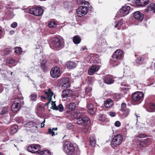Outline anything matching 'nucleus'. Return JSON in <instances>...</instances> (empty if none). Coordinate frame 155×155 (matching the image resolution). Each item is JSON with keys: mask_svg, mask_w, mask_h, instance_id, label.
<instances>
[{"mask_svg": "<svg viewBox=\"0 0 155 155\" xmlns=\"http://www.w3.org/2000/svg\"><path fill=\"white\" fill-rule=\"evenodd\" d=\"M87 7L84 6H79L77 10V16L81 17L86 15L88 11Z\"/></svg>", "mask_w": 155, "mask_h": 155, "instance_id": "9b49d317", "label": "nucleus"}, {"mask_svg": "<svg viewBox=\"0 0 155 155\" xmlns=\"http://www.w3.org/2000/svg\"><path fill=\"white\" fill-rule=\"evenodd\" d=\"M81 41V38L78 35H76L74 36L73 38V41L74 44H78L80 43Z\"/></svg>", "mask_w": 155, "mask_h": 155, "instance_id": "c85d7f7f", "label": "nucleus"}, {"mask_svg": "<svg viewBox=\"0 0 155 155\" xmlns=\"http://www.w3.org/2000/svg\"><path fill=\"white\" fill-rule=\"evenodd\" d=\"M92 8V7L91 5H90V6L87 7V9H88V12H91V9Z\"/></svg>", "mask_w": 155, "mask_h": 155, "instance_id": "69168bd1", "label": "nucleus"}, {"mask_svg": "<svg viewBox=\"0 0 155 155\" xmlns=\"http://www.w3.org/2000/svg\"><path fill=\"white\" fill-rule=\"evenodd\" d=\"M149 2V0H136L135 4L137 6L142 7L147 5Z\"/></svg>", "mask_w": 155, "mask_h": 155, "instance_id": "aec40b11", "label": "nucleus"}, {"mask_svg": "<svg viewBox=\"0 0 155 155\" xmlns=\"http://www.w3.org/2000/svg\"><path fill=\"white\" fill-rule=\"evenodd\" d=\"M48 62V60L45 59L42 60L40 63V66L41 68L44 71H46L47 69V65L46 64Z\"/></svg>", "mask_w": 155, "mask_h": 155, "instance_id": "393cba45", "label": "nucleus"}, {"mask_svg": "<svg viewBox=\"0 0 155 155\" xmlns=\"http://www.w3.org/2000/svg\"><path fill=\"white\" fill-rule=\"evenodd\" d=\"M121 114H120L124 117H126L129 115L130 112V110L128 108L124 109L122 110H120Z\"/></svg>", "mask_w": 155, "mask_h": 155, "instance_id": "5701e85b", "label": "nucleus"}, {"mask_svg": "<svg viewBox=\"0 0 155 155\" xmlns=\"http://www.w3.org/2000/svg\"><path fill=\"white\" fill-rule=\"evenodd\" d=\"M18 128V126L16 125L12 126L10 129L9 133L11 135H13L17 131Z\"/></svg>", "mask_w": 155, "mask_h": 155, "instance_id": "bb28decb", "label": "nucleus"}, {"mask_svg": "<svg viewBox=\"0 0 155 155\" xmlns=\"http://www.w3.org/2000/svg\"><path fill=\"white\" fill-rule=\"evenodd\" d=\"M85 0H76L78 5H82Z\"/></svg>", "mask_w": 155, "mask_h": 155, "instance_id": "6e6d98bb", "label": "nucleus"}, {"mask_svg": "<svg viewBox=\"0 0 155 155\" xmlns=\"http://www.w3.org/2000/svg\"><path fill=\"white\" fill-rule=\"evenodd\" d=\"M51 76L54 78H58L59 77L61 74L59 67L55 66L51 68L50 72Z\"/></svg>", "mask_w": 155, "mask_h": 155, "instance_id": "1a4fd4ad", "label": "nucleus"}, {"mask_svg": "<svg viewBox=\"0 0 155 155\" xmlns=\"http://www.w3.org/2000/svg\"><path fill=\"white\" fill-rule=\"evenodd\" d=\"M16 121L18 123L22 124L23 122V118L22 117H18L15 118Z\"/></svg>", "mask_w": 155, "mask_h": 155, "instance_id": "a19ab883", "label": "nucleus"}, {"mask_svg": "<svg viewBox=\"0 0 155 155\" xmlns=\"http://www.w3.org/2000/svg\"><path fill=\"white\" fill-rule=\"evenodd\" d=\"M60 84L63 89L68 88L70 86L69 79L67 77L62 78L60 80Z\"/></svg>", "mask_w": 155, "mask_h": 155, "instance_id": "ddd939ff", "label": "nucleus"}, {"mask_svg": "<svg viewBox=\"0 0 155 155\" xmlns=\"http://www.w3.org/2000/svg\"><path fill=\"white\" fill-rule=\"evenodd\" d=\"M104 106L106 108H109L111 107L114 104V102L110 99H108L104 101Z\"/></svg>", "mask_w": 155, "mask_h": 155, "instance_id": "4be33fe9", "label": "nucleus"}, {"mask_svg": "<svg viewBox=\"0 0 155 155\" xmlns=\"http://www.w3.org/2000/svg\"><path fill=\"white\" fill-rule=\"evenodd\" d=\"M30 98L32 101H35L37 98V95L35 94H31L30 96Z\"/></svg>", "mask_w": 155, "mask_h": 155, "instance_id": "49530a36", "label": "nucleus"}, {"mask_svg": "<svg viewBox=\"0 0 155 155\" xmlns=\"http://www.w3.org/2000/svg\"><path fill=\"white\" fill-rule=\"evenodd\" d=\"M123 21L122 19H120L118 21L116 24L114 25V27L115 28H117V29L120 30L121 29V27L123 25Z\"/></svg>", "mask_w": 155, "mask_h": 155, "instance_id": "473e14b6", "label": "nucleus"}, {"mask_svg": "<svg viewBox=\"0 0 155 155\" xmlns=\"http://www.w3.org/2000/svg\"><path fill=\"white\" fill-rule=\"evenodd\" d=\"M57 25V23L55 21H50L48 24V26L50 28H54Z\"/></svg>", "mask_w": 155, "mask_h": 155, "instance_id": "4c0bfd02", "label": "nucleus"}, {"mask_svg": "<svg viewBox=\"0 0 155 155\" xmlns=\"http://www.w3.org/2000/svg\"><path fill=\"white\" fill-rule=\"evenodd\" d=\"M52 107L53 108L52 109L55 110H57V106L56 105L55 103V102L52 101Z\"/></svg>", "mask_w": 155, "mask_h": 155, "instance_id": "603ef678", "label": "nucleus"}, {"mask_svg": "<svg viewBox=\"0 0 155 155\" xmlns=\"http://www.w3.org/2000/svg\"><path fill=\"white\" fill-rule=\"evenodd\" d=\"M144 95L143 93L141 91H136L133 93L131 96L132 102L137 104H140L143 100Z\"/></svg>", "mask_w": 155, "mask_h": 155, "instance_id": "7ed1b4c3", "label": "nucleus"}, {"mask_svg": "<svg viewBox=\"0 0 155 155\" xmlns=\"http://www.w3.org/2000/svg\"><path fill=\"white\" fill-rule=\"evenodd\" d=\"M67 127L69 130H71L73 128V125L71 123H69L67 125Z\"/></svg>", "mask_w": 155, "mask_h": 155, "instance_id": "5fc2aeb1", "label": "nucleus"}, {"mask_svg": "<svg viewBox=\"0 0 155 155\" xmlns=\"http://www.w3.org/2000/svg\"><path fill=\"white\" fill-rule=\"evenodd\" d=\"M77 122L78 124L85 125L90 123V120L88 117L82 116L78 118L77 119Z\"/></svg>", "mask_w": 155, "mask_h": 155, "instance_id": "f8f14e48", "label": "nucleus"}, {"mask_svg": "<svg viewBox=\"0 0 155 155\" xmlns=\"http://www.w3.org/2000/svg\"><path fill=\"white\" fill-rule=\"evenodd\" d=\"M22 51V49L21 48L16 47L15 48V52L18 54H21Z\"/></svg>", "mask_w": 155, "mask_h": 155, "instance_id": "c03bdc74", "label": "nucleus"}, {"mask_svg": "<svg viewBox=\"0 0 155 155\" xmlns=\"http://www.w3.org/2000/svg\"><path fill=\"white\" fill-rule=\"evenodd\" d=\"M152 139L150 138H146L145 139H142L137 143V145L141 149L147 146L151 143Z\"/></svg>", "mask_w": 155, "mask_h": 155, "instance_id": "6e6552de", "label": "nucleus"}, {"mask_svg": "<svg viewBox=\"0 0 155 155\" xmlns=\"http://www.w3.org/2000/svg\"><path fill=\"white\" fill-rule=\"evenodd\" d=\"M33 145L34 150L37 151V152L40 150V145Z\"/></svg>", "mask_w": 155, "mask_h": 155, "instance_id": "09e8293b", "label": "nucleus"}, {"mask_svg": "<svg viewBox=\"0 0 155 155\" xmlns=\"http://www.w3.org/2000/svg\"><path fill=\"white\" fill-rule=\"evenodd\" d=\"M17 23L15 22L11 25V27L12 28H15L17 26Z\"/></svg>", "mask_w": 155, "mask_h": 155, "instance_id": "4d7b16f0", "label": "nucleus"}, {"mask_svg": "<svg viewBox=\"0 0 155 155\" xmlns=\"http://www.w3.org/2000/svg\"><path fill=\"white\" fill-rule=\"evenodd\" d=\"M99 120L101 122H104L106 120V117L104 114H100L99 116Z\"/></svg>", "mask_w": 155, "mask_h": 155, "instance_id": "e433bc0d", "label": "nucleus"}, {"mask_svg": "<svg viewBox=\"0 0 155 155\" xmlns=\"http://www.w3.org/2000/svg\"><path fill=\"white\" fill-rule=\"evenodd\" d=\"M120 123L119 121H116L115 123V125L116 127H119L120 125Z\"/></svg>", "mask_w": 155, "mask_h": 155, "instance_id": "13d9d810", "label": "nucleus"}, {"mask_svg": "<svg viewBox=\"0 0 155 155\" xmlns=\"http://www.w3.org/2000/svg\"><path fill=\"white\" fill-rule=\"evenodd\" d=\"M123 97V94L120 93L115 94L113 96V99L116 101L119 100Z\"/></svg>", "mask_w": 155, "mask_h": 155, "instance_id": "2f4dec72", "label": "nucleus"}, {"mask_svg": "<svg viewBox=\"0 0 155 155\" xmlns=\"http://www.w3.org/2000/svg\"><path fill=\"white\" fill-rule=\"evenodd\" d=\"M144 61V58L141 57L138 58L136 60V61L137 64H141Z\"/></svg>", "mask_w": 155, "mask_h": 155, "instance_id": "ea45409f", "label": "nucleus"}, {"mask_svg": "<svg viewBox=\"0 0 155 155\" xmlns=\"http://www.w3.org/2000/svg\"><path fill=\"white\" fill-rule=\"evenodd\" d=\"M133 16L134 18L139 21H142L144 15L139 11H136L133 13Z\"/></svg>", "mask_w": 155, "mask_h": 155, "instance_id": "6ab92c4d", "label": "nucleus"}, {"mask_svg": "<svg viewBox=\"0 0 155 155\" xmlns=\"http://www.w3.org/2000/svg\"><path fill=\"white\" fill-rule=\"evenodd\" d=\"M124 57L123 51L120 49L116 50L112 55L111 58L110 60L109 64L113 67L117 66L120 63V61Z\"/></svg>", "mask_w": 155, "mask_h": 155, "instance_id": "f257e3e1", "label": "nucleus"}, {"mask_svg": "<svg viewBox=\"0 0 155 155\" xmlns=\"http://www.w3.org/2000/svg\"><path fill=\"white\" fill-rule=\"evenodd\" d=\"M123 137L122 135L121 134H117L113 138L110 143V145L111 147L115 149L119 145L122 143Z\"/></svg>", "mask_w": 155, "mask_h": 155, "instance_id": "39448f33", "label": "nucleus"}, {"mask_svg": "<svg viewBox=\"0 0 155 155\" xmlns=\"http://www.w3.org/2000/svg\"><path fill=\"white\" fill-rule=\"evenodd\" d=\"M83 3H84V4L85 5H88L89 4V2L88 1H84Z\"/></svg>", "mask_w": 155, "mask_h": 155, "instance_id": "338daca9", "label": "nucleus"}, {"mask_svg": "<svg viewBox=\"0 0 155 155\" xmlns=\"http://www.w3.org/2000/svg\"><path fill=\"white\" fill-rule=\"evenodd\" d=\"M82 49V51H84L85 50L87 49L86 47L85 46Z\"/></svg>", "mask_w": 155, "mask_h": 155, "instance_id": "774afa93", "label": "nucleus"}, {"mask_svg": "<svg viewBox=\"0 0 155 155\" xmlns=\"http://www.w3.org/2000/svg\"><path fill=\"white\" fill-rule=\"evenodd\" d=\"M100 68V65H94L90 67L88 70V74L92 75L98 71Z\"/></svg>", "mask_w": 155, "mask_h": 155, "instance_id": "f3484780", "label": "nucleus"}, {"mask_svg": "<svg viewBox=\"0 0 155 155\" xmlns=\"http://www.w3.org/2000/svg\"><path fill=\"white\" fill-rule=\"evenodd\" d=\"M2 31L1 27L0 26V38L2 37Z\"/></svg>", "mask_w": 155, "mask_h": 155, "instance_id": "e2e57ef3", "label": "nucleus"}, {"mask_svg": "<svg viewBox=\"0 0 155 155\" xmlns=\"http://www.w3.org/2000/svg\"><path fill=\"white\" fill-rule=\"evenodd\" d=\"M33 145H31L27 147V150L29 152L32 153H35L37 152V151L34 150Z\"/></svg>", "mask_w": 155, "mask_h": 155, "instance_id": "c9c22d12", "label": "nucleus"}, {"mask_svg": "<svg viewBox=\"0 0 155 155\" xmlns=\"http://www.w3.org/2000/svg\"><path fill=\"white\" fill-rule=\"evenodd\" d=\"M146 135L144 134H140L138 136V137L140 138H144L145 137H146Z\"/></svg>", "mask_w": 155, "mask_h": 155, "instance_id": "bf43d9fd", "label": "nucleus"}, {"mask_svg": "<svg viewBox=\"0 0 155 155\" xmlns=\"http://www.w3.org/2000/svg\"><path fill=\"white\" fill-rule=\"evenodd\" d=\"M131 11L130 7L125 5L119 10L118 13L120 16H124L128 14Z\"/></svg>", "mask_w": 155, "mask_h": 155, "instance_id": "9d476101", "label": "nucleus"}, {"mask_svg": "<svg viewBox=\"0 0 155 155\" xmlns=\"http://www.w3.org/2000/svg\"><path fill=\"white\" fill-rule=\"evenodd\" d=\"M63 150L68 155H72L75 149L73 144L69 141H66L63 145Z\"/></svg>", "mask_w": 155, "mask_h": 155, "instance_id": "20e7f679", "label": "nucleus"}, {"mask_svg": "<svg viewBox=\"0 0 155 155\" xmlns=\"http://www.w3.org/2000/svg\"><path fill=\"white\" fill-rule=\"evenodd\" d=\"M109 115L110 116L114 117L116 115V114L115 112H109Z\"/></svg>", "mask_w": 155, "mask_h": 155, "instance_id": "052dcab7", "label": "nucleus"}, {"mask_svg": "<svg viewBox=\"0 0 155 155\" xmlns=\"http://www.w3.org/2000/svg\"><path fill=\"white\" fill-rule=\"evenodd\" d=\"M36 124L35 122L31 121L27 122L25 125V126L27 127H34L35 125Z\"/></svg>", "mask_w": 155, "mask_h": 155, "instance_id": "72a5a7b5", "label": "nucleus"}, {"mask_svg": "<svg viewBox=\"0 0 155 155\" xmlns=\"http://www.w3.org/2000/svg\"><path fill=\"white\" fill-rule=\"evenodd\" d=\"M77 65V64L75 62L69 61L66 64L67 67L69 69H72L75 68Z\"/></svg>", "mask_w": 155, "mask_h": 155, "instance_id": "a878e982", "label": "nucleus"}, {"mask_svg": "<svg viewBox=\"0 0 155 155\" xmlns=\"http://www.w3.org/2000/svg\"><path fill=\"white\" fill-rule=\"evenodd\" d=\"M101 63V61L100 59L97 58H96L93 61V63L94 64H99Z\"/></svg>", "mask_w": 155, "mask_h": 155, "instance_id": "864d4df0", "label": "nucleus"}, {"mask_svg": "<svg viewBox=\"0 0 155 155\" xmlns=\"http://www.w3.org/2000/svg\"><path fill=\"white\" fill-rule=\"evenodd\" d=\"M64 110V107L61 104H60L57 106V110H59L60 112H62Z\"/></svg>", "mask_w": 155, "mask_h": 155, "instance_id": "79ce46f5", "label": "nucleus"}, {"mask_svg": "<svg viewBox=\"0 0 155 155\" xmlns=\"http://www.w3.org/2000/svg\"><path fill=\"white\" fill-rule=\"evenodd\" d=\"M76 104H75L74 103H70L66 106L65 110L66 114H71V111H72L74 110Z\"/></svg>", "mask_w": 155, "mask_h": 155, "instance_id": "2eb2a0df", "label": "nucleus"}, {"mask_svg": "<svg viewBox=\"0 0 155 155\" xmlns=\"http://www.w3.org/2000/svg\"><path fill=\"white\" fill-rule=\"evenodd\" d=\"M15 62H16L15 60L14 59L11 58H9L7 61V63L9 64H13Z\"/></svg>", "mask_w": 155, "mask_h": 155, "instance_id": "a18cd8bd", "label": "nucleus"}, {"mask_svg": "<svg viewBox=\"0 0 155 155\" xmlns=\"http://www.w3.org/2000/svg\"><path fill=\"white\" fill-rule=\"evenodd\" d=\"M91 88L90 87H86L85 89V95L87 96H91Z\"/></svg>", "mask_w": 155, "mask_h": 155, "instance_id": "f704fd0d", "label": "nucleus"}, {"mask_svg": "<svg viewBox=\"0 0 155 155\" xmlns=\"http://www.w3.org/2000/svg\"><path fill=\"white\" fill-rule=\"evenodd\" d=\"M29 13L31 14L37 16H40L42 15L44 11L41 7H31L30 8L29 10Z\"/></svg>", "mask_w": 155, "mask_h": 155, "instance_id": "423d86ee", "label": "nucleus"}, {"mask_svg": "<svg viewBox=\"0 0 155 155\" xmlns=\"http://www.w3.org/2000/svg\"><path fill=\"white\" fill-rule=\"evenodd\" d=\"M104 81L105 83L108 84H112L114 82V80L109 75L105 76L104 78Z\"/></svg>", "mask_w": 155, "mask_h": 155, "instance_id": "b1692460", "label": "nucleus"}, {"mask_svg": "<svg viewBox=\"0 0 155 155\" xmlns=\"http://www.w3.org/2000/svg\"><path fill=\"white\" fill-rule=\"evenodd\" d=\"M148 107L150 112L155 111V104L154 103L152 102L149 103L148 104Z\"/></svg>", "mask_w": 155, "mask_h": 155, "instance_id": "7c9ffc66", "label": "nucleus"}, {"mask_svg": "<svg viewBox=\"0 0 155 155\" xmlns=\"http://www.w3.org/2000/svg\"><path fill=\"white\" fill-rule=\"evenodd\" d=\"M62 97L63 98H67L73 96V92L72 90L69 89L64 90L61 93Z\"/></svg>", "mask_w": 155, "mask_h": 155, "instance_id": "a211bd4d", "label": "nucleus"}, {"mask_svg": "<svg viewBox=\"0 0 155 155\" xmlns=\"http://www.w3.org/2000/svg\"><path fill=\"white\" fill-rule=\"evenodd\" d=\"M47 100L48 101V102H47V103L45 104V105H48L49 104V103H50L51 101L52 100H50V99H47Z\"/></svg>", "mask_w": 155, "mask_h": 155, "instance_id": "0e129e2a", "label": "nucleus"}, {"mask_svg": "<svg viewBox=\"0 0 155 155\" xmlns=\"http://www.w3.org/2000/svg\"><path fill=\"white\" fill-rule=\"evenodd\" d=\"M44 94L47 96L45 97L44 96H41V98L42 99H49L52 100V97L54 94V93L52 91L50 88L45 89L44 91Z\"/></svg>", "mask_w": 155, "mask_h": 155, "instance_id": "4468645a", "label": "nucleus"}, {"mask_svg": "<svg viewBox=\"0 0 155 155\" xmlns=\"http://www.w3.org/2000/svg\"><path fill=\"white\" fill-rule=\"evenodd\" d=\"M21 99L19 98H15L11 107L12 111L15 112L18 111L21 107Z\"/></svg>", "mask_w": 155, "mask_h": 155, "instance_id": "0eeeda50", "label": "nucleus"}, {"mask_svg": "<svg viewBox=\"0 0 155 155\" xmlns=\"http://www.w3.org/2000/svg\"><path fill=\"white\" fill-rule=\"evenodd\" d=\"M96 143V141L94 139H93L92 140L90 138L89 140V144L90 146L92 147L94 146Z\"/></svg>", "mask_w": 155, "mask_h": 155, "instance_id": "de8ad7c7", "label": "nucleus"}, {"mask_svg": "<svg viewBox=\"0 0 155 155\" xmlns=\"http://www.w3.org/2000/svg\"><path fill=\"white\" fill-rule=\"evenodd\" d=\"M155 8V4L153 3H151L149 5L147 8L145 9V12L146 13H148L149 11H152Z\"/></svg>", "mask_w": 155, "mask_h": 155, "instance_id": "c756f323", "label": "nucleus"}, {"mask_svg": "<svg viewBox=\"0 0 155 155\" xmlns=\"http://www.w3.org/2000/svg\"><path fill=\"white\" fill-rule=\"evenodd\" d=\"M126 107V104L124 102H123L121 104V107L120 110H122L124 109L127 108Z\"/></svg>", "mask_w": 155, "mask_h": 155, "instance_id": "8fccbe9b", "label": "nucleus"}, {"mask_svg": "<svg viewBox=\"0 0 155 155\" xmlns=\"http://www.w3.org/2000/svg\"><path fill=\"white\" fill-rule=\"evenodd\" d=\"M72 101L73 102L71 103H74L75 104H78L79 103V102L78 97H72Z\"/></svg>", "mask_w": 155, "mask_h": 155, "instance_id": "37998d69", "label": "nucleus"}, {"mask_svg": "<svg viewBox=\"0 0 155 155\" xmlns=\"http://www.w3.org/2000/svg\"><path fill=\"white\" fill-rule=\"evenodd\" d=\"M88 127L87 126H85L82 128V132L84 133H86L88 131Z\"/></svg>", "mask_w": 155, "mask_h": 155, "instance_id": "3c124183", "label": "nucleus"}, {"mask_svg": "<svg viewBox=\"0 0 155 155\" xmlns=\"http://www.w3.org/2000/svg\"><path fill=\"white\" fill-rule=\"evenodd\" d=\"M45 120L44 119L43 121L41 123V128L43 127H44V126L45 125L44 123L45 122Z\"/></svg>", "mask_w": 155, "mask_h": 155, "instance_id": "680f3d73", "label": "nucleus"}, {"mask_svg": "<svg viewBox=\"0 0 155 155\" xmlns=\"http://www.w3.org/2000/svg\"><path fill=\"white\" fill-rule=\"evenodd\" d=\"M57 129V128H53L52 129L49 128L48 129V133L50 134H51L53 137L55 135L54 132L53 131L54 130H56Z\"/></svg>", "mask_w": 155, "mask_h": 155, "instance_id": "58836bf2", "label": "nucleus"}, {"mask_svg": "<svg viewBox=\"0 0 155 155\" xmlns=\"http://www.w3.org/2000/svg\"><path fill=\"white\" fill-rule=\"evenodd\" d=\"M87 108L88 113L91 115L94 114L96 112V109H95L94 105L92 103H87Z\"/></svg>", "mask_w": 155, "mask_h": 155, "instance_id": "dca6fc26", "label": "nucleus"}, {"mask_svg": "<svg viewBox=\"0 0 155 155\" xmlns=\"http://www.w3.org/2000/svg\"><path fill=\"white\" fill-rule=\"evenodd\" d=\"M50 45L52 48L59 50L63 48L64 43L63 39L61 38L54 37L52 39Z\"/></svg>", "mask_w": 155, "mask_h": 155, "instance_id": "f03ea898", "label": "nucleus"}, {"mask_svg": "<svg viewBox=\"0 0 155 155\" xmlns=\"http://www.w3.org/2000/svg\"><path fill=\"white\" fill-rule=\"evenodd\" d=\"M8 107H2L0 108V115H3L7 114L8 112Z\"/></svg>", "mask_w": 155, "mask_h": 155, "instance_id": "cd10ccee", "label": "nucleus"}, {"mask_svg": "<svg viewBox=\"0 0 155 155\" xmlns=\"http://www.w3.org/2000/svg\"><path fill=\"white\" fill-rule=\"evenodd\" d=\"M44 109V107L40 104H38L37 108V114L38 117H41L42 116Z\"/></svg>", "mask_w": 155, "mask_h": 155, "instance_id": "412c9836", "label": "nucleus"}]
</instances>
